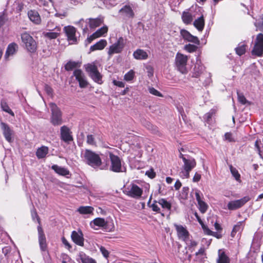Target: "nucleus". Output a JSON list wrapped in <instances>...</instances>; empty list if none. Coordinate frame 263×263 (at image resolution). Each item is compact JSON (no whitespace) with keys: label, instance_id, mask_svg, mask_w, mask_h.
Wrapping results in <instances>:
<instances>
[{"label":"nucleus","instance_id":"obj_62","mask_svg":"<svg viewBox=\"0 0 263 263\" xmlns=\"http://www.w3.org/2000/svg\"><path fill=\"white\" fill-rule=\"evenodd\" d=\"M212 116V112H208L204 116V118L206 119L207 122H209Z\"/></svg>","mask_w":263,"mask_h":263},{"label":"nucleus","instance_id":"obj_27","mask_svg":"<svg viewBox=\"0 0 263 263\" xmlns=\"http://www.w3.org/2000/svg\"><path fill=\"white\" fill-rule=\"evenodd\" d=\"M54 30V32H44V36L50 40L57 39L60 34L61 28L56 26Z\"/></svg>","mask_w":263,"mask_h":263},{"label":"nucleus","instance_id":"obj_21","mask_svg":"<svg viewBox=\"0 0 263 263\" xmlns=\"http://www.w3.org/2000/svg\"><path fill=\"white\" fill-rule=\"evenodd\" d=\"M77 260L79 263H97L94 259L87 255L83 252H79Z\"/></svg>","mask_w":263,"mask_h":263},{"label":"nucleus","instance_id":"obj_53","mask_svg":"<svg viewBox=\"0 0 263 263\" xmlns=\"http://www.w3.org/2000/svg\"><path fill=\"white\" fill-rule=\"evenodd\" d=\"M158 201H155L151 205V208H152L153 211L160 212V209L159 208L158 205L157 204Z\"/></svg>","mask_w":263,"mask_h":263},{"label":"nucleus","instance_id":"obj_60","mask_svg":"<svg viewBox=\"0 0 263 263\" xmlns=\"http://www.w3.org/2000/svg\"><path fill=\"white\" fill-rule=\"evenodd\" d=\"M255 147L256 148V150H257V152L258 154L260 155V156H261L260 148L259 145V141L258 140H257L255 141Z\"/></svg>","mask_w":263,"mask_h":263},{"label":"nucleus","instance_id":"obj_56","mask_svg":"<svg viewBox=\"0 0 263 263\" xmlns=\"http://www.w3.org/2000/svg\"><path fill=\"white\" fill-rule=\"evenodd\" d=\"M100 251L101 253H102L103 255L105 257L107 258L109 255L108 251L105 249V248L101 247L100 248Z\"/></svg>","mask_w":263,"mask_h":263},{"label":"nucleus","instance_id":"obj_63","mask_svg":"<svg viewBox=\"0 0 263 263\" xmlns=\"http://www.w3.org/2000/svg\"><path fill=\"white\" fill-rule=\"evenodd\" d=\"M181 186V183L179 180H177L175 183L174 187L176 190H178Z\"/></svg>","mask_w":263,"mask_h":263},{"label":"nucleus","instance_id":"obj_19","mask_svg":"<svg viewBox=\"0 0 263 263\" xmlns=\"http://www.w3.org/2000/svg\"><path fill=\"white\" fill-rule=\"evenodd\" d=\"M71 237L72 241L77 245L84 246V238L82 232L81 231H73L71 233Z\"/></svg>","mask_w":263,"mask_h":263},{"label":"nucleus","instance_id":"obj_18","mask_svg":"<svg viewBox=\"0 0 263 263\" xmlns=\"http://www.w3.org/2000/svg\"><path fill=\"white\" fill-rule=\"evenodd\" d=\"M61 138L66 143H69L73 140L70 129L66 126H63L61 127Z\"/></svg>","mask_w":263,"mask_h":263},{"label":"nucleus","instance_id":"obj_41","mask_svg":"<svg viewBox=\"0 0 263 263\" xmlns=\"http://www.w3.org/2000/svg\"><path fill=\"white\" fill-rule=\"evenodd\" d=\"M246 46L247 45L245 44H239L235 48L236 53L240 56L245 54L246 50Z\"/></svg>","mask_w":263,"mask_h":263},{"label":"nucleus","instance_id":"obj_24","mask_svg":"<svg viewBox=\"0 0 263 263\" xmlns=\"http://www.w3.org/2000/svg\"><path fill=\"white\" fill-rule=\"evenodd\" d=\"M28 16L30 20L35 24H40L41 22V18L39 13L35 10H29L28 12Z\"/></svg>","mask_w":263,"mask_h":263},{"label":"nucleus","instance_id":"obj_36","mask_svg":"<svg viewBox=\"0 0 263 263\" xmlns=\"http://www.w3.org/2000/svg\"><path fill=\"white\" fill-rule=\"evenodd\" d=\"M81 63L78 62L70 61L65 65V69L67 71L72 70L73 69L80 66Z\"/></svg>","mask_w":263,"mask_h":263},{"label":"nucleus","instance_id":"obj_1","mask_svg":"<svg viewBox=\"0 0 263 263\" xmlns=\"http://www.w3.org/2000/svg\"><path fill=\"white\" fill-rule=\"evenodd\" d=\"M81 157L85 164L94 168H99L102 166V161L100 155L90 149L82 150Z\"/></svg>","mask_w":263,"mask_h":263},{"label":"nucleus","instance_id":"obj_52","mask_svg":"<svg viewBox=\"0 0 263 263\" xmlns=\"http://www.w3.org/2000/svg\"><path fill=\"white\" fill-rule=\"evenodd\" d=\"M224 138L226 140H227L229 142L235 141L233 135L231 133H226L224 135Z\"/></svg>","mask_w":263,"mask_h":263},{"label":"nucleus","instance_id":"obj_51","mask_svg":"<svg viewBox=\"0 0 263 263\" xmlns=\"http://www.w3.org/2000/svg\"><path fill=\"white\" fill-rule=\"evenodd\" d=\"M148 90H149V93L153 95L158 96V97L162 96V94L159 91H158L157 90H156V89H155L153 87L149 88Z\"/></svg>","mask_w":263,"mask_h":263},{"label":"nucleus","instance_id":"obj_17","mask_svg":"<svg viewBox=\"0 0 263 263\" xmlns=\"http://www.w3.org/2000/svg\"><path fill=\"white\" fill-rule=\"evenodd\" d=\"M180 34L184 40L193 43L198 45L200 44V41L198 38L191 34L188 31L182 29L180 31Z\"/></svg>","mask_w":263,"mask_h":263},{"label":"nucleus","instance_id":"obj_43","mask_svg":"<svg viewBox=\"0 0 263 263\" xmlns=\"http://www.w3.org/2000/svg\"><path fill=\"white\" fill-rule=\"evenodd\" d=\"M197 48V46L191 44L185 45L184 47V49L190 53L196 51Z\"/></svg>","mask_w":263,"mask_h":263},{"label":"nucleus","instance_id":"obj_61","mask_svg":"<svg viewBox=\"0 0 263 263\" xmlns=\"http://www.w3.org/2000/svg\"><path fill=\"white\" fill-rule=\"evenodd\" d=\"M147 175L150 178H154L155 177V173L153 171H148L146 172Z\"/></svg>","mask_w":263,"mask_h":263},{"label":"nucleus","instance_id":"obj_40","mask_svg":"<svg viewBox=\"0 0 263 263\" xmlns=\"http://www.w3.org/2000/svg\"><path fill=\"white\" fill-rule=\"evenodd\" d=\"M230 172L232 176L235 178L236 181L239 182H241L240 175L238 173L236 168L234 167L232 165L229 166Z\"/></svg>","mask_w":263,"mask_h":263},{"label":"nucleus","instance_id":"obj_9","mask_svg":"<svg viewBox=\"0 0 263 263\" xmlns=\"http://www.w3.org/2000/svg\"><path fill=\"white\" fill-rule=\"evenodd\" d=\"M125 39L122 37H120L116 43L110 46L108 54L111 55L115 53H121L125 46Z\"/></svg>","mask_w":263,"mask_h":263},{"label":"nucleus","instance_id":"obj_29","mask_svg":"<svg viewBox=\"0 0 263 263\" xmlns=\"http://www.w3.org/2000/svg\"><path fill=\"white\" fill-rule=\"evenodd\" d=\"M133 56L137 60H146L148 58V54L143 50L137 49L134 51Z\"/></svg>","mask_w":263,"mask_h":263},{"label":"nucleus","instance_id":"obj_45","mask_svg":"<svg viewBox=\"0 0 263 263\" xmlns=\"http://www.w3.org/2000/svg\"><path fill=\"white\" fill-rule=\"evenodd\" d=\"M198 204L199 205V209L200 211L202 213H204L208 209V204L203 201H199V202L198 203Z\"/></svg>","mask_w":263,"mask_h":263},{"label":"nucleus","instance_id":"obj_20","mask_svg":"<svg viewBox=\"0 0 263 263\" xmlns=\"http://www.w3.org/2000/svg\"><path fill=\"white\" fill-rule=\"evenodd\" d=\"M90 225L92 228L96 230L98 229L96 227L106 229L107 221L103 218L98 217L92 220L90 223Z\"/></svg>","mask_w":263,"mask_h":263},{"label":"nucleus","instance_id":"obj_33","mask_svg":"<svg viewBox=\"0 0 263 263\" xmlns=\"http://www.w3.org/2000/svg\"><path fill=\"white\" fill-rule=\"evenodd\" d=\"M181 18L183 22L187 25L191 24L193 20L192 14L188 11L183 12Z\"/></svg>","mask_w":263,"mask_h":263},{"label":"nucleus","instance_id":"obj_32","mask_svg":"<svg viewBox=\"0 0 263 263\" xmlns=\"http://www.w3.org/2000/svg\"><path fill=\"white\" fill-rule=\"evenodd\" d=\"M48 153V148L47 146H43L39 148L36 152V157L39 159L45 158Z\"/></svg>","mask_w":263,"mask_h":263},{"label":"nucleus","instance_id":"obj_8","mask_svg":"<svg viewBox=\"0 0 263 263\" xmlns=\"http://www.w3.org/2000/svg\"><path fill=\"white\" fill-rule=\"evenodd\" d=\"M253 55L260 57L263 55V34L259 33L256 36L253 48L251 51Z\"/></svg>","mask_w":263,"mask_h":263},{"label":"nucleus","instance_id":"obj_47","mask_svg":"<svg viewBox=\"0 0 263 263\" xmlns=\"http://www.w3.org/2000/svg\"><path fill=\"white\" fill-rule=\"evenodd\" d=\"M87 143L89 145L95 146L96 145V142L95 141L94 136L92 135H88L87 136Z\"/></svg>","mask_w":263,"mask_h":263},{"label":"nucleus","instance_id":"obj_39","mask_svg":"<svg viewBox=\"0 0 263 263\" xmlns=\"http://www.w3.org/2000/svg\"><path fill=\"white\" fill-rule=\"evenodd\" d=\"M158 203L162 206V208L165 209L168 211L171 210L172 208L171 203L167 201L166 199L164 198H161L158 200Z\"/></svg>","mask_w":263,"mask_h":263},{"label":"nucleus","instance_id":"obj_10","mask_svg":"<svg viewBox=\"0 0 263 263\" xmlns=\"http://www.w3.org/2000/svg\"><path fill=\"white\" fill-rule=\"evenodd\" d=\"M124 193L130 197L139 198L142 194L143 190L137 185L132 183L125 189Z\"/></svg>","mask_w":263,"mask_h":263},{"label":"nucleus","instance_id":"obj_49","mask_svg":"<svg viewBox=\"0 0 263 263\" xmlns=\"http://www.w3.org/2000/svg\"><path fill=\"white\" fill-rule=\"evenodd\" d=\"M237 96H238V101L241 103L242 104H247L248 101L247 100L245 96L238 92H237Z\"/></svg>","mask_w":263,"mask_h":263},{"label":"nucleus","instance_id":"obj_22","mask_svg":"<svg viewBox=\"0 0 263 263\" xmlns=\"http://www.w3.org/2000/svg\"><path fill=\"white\" fill-rule=\"evenodd\" d=\"M204 67L200 62H197L195 64L192 71V77L198 78L202 73Z\"/></svg>","mask_w":263,"mask_h":263},{"label":"nucleus","instance_id":"obj_4","mask_svg":"<svg viewBox=\"0 0 263 263\" xmlns=\"http://www.w3.org/2000/svg\"><path fill=\"white\" fill-rule=\"evenodd\" d=\"M108 155L110 161L109 170L116 173L124 172L125 168L122 165L121 159L118 156L113 154L111 152H109Z\"/></svg>","mask_w":263,"mask_h":263},{"label":"nucleus","instance_id":"obj_3","mask_svg":"<svg viewBox=\"0 0 263 263\" xmlns=\"http://www.w3.org/2000/svg\"><path fill=\"white\" fill-rule=\"evenodd\" d=\"M86 71L89 77L96 83L101 84L103 83L102 76L98 70V67L94 62L84 65Z\"/></svg>","mask_w":263,"mask_h":263},{"label":"nucleus","instance_id":"obj_11","mask_svg":"<svg viewBox=\"0 0 263 263\" xmlns=\"http://www.w3.org/2000/svg\"><path fill=\"white\" fill-rule=\"evenodd\" d=\"M250 200L248 196H245L240 199L230 201L227 205L228 209L233 211L240 208Z\"/></svg>","mask_w":263,"mask_h":263},{"label":"nucleus","instance_id":"obj_16","mask_svg":"<svg viewBox=\"0 0 263 263\" xmlns=\"http://www.w3.org/2000/svg\"><path fill=\"white\" fill-rule=\"evenodd\" d=\"M177 232V235L179 239H182L184 241H187L189 237V233L186 229L181 225L176 223L174 224Z\"/></svg>","mask_w":263,"mask_h":263},{"label":"nucleus","instance_id":"obj_64","mask_svg":"<svg viewBox=\"0 0 263 263\" xmlns=\"http://www.w3.org/2000/svg\"><path fill=\"white\" fill-rule=\"evenodd\" d=\"M97 37H96V36H93V34L92 35H91L90 36H89L88 37H87V40H86V41L87 42V43L88 44L90 43L93 40H95V39H96Z\"/></svg>","mask_w":263,"mask_h":263},{"label":"nucleus","instance_id":"obj_37","mask_svg":"<svg viewBox=\"0 0 263 263\" xmlns=\"http://www.w3.org/2000/svg\"><path fill=\"white\" fill-rule=\"evenodd\" d=\"M102 23L103 20L100 18L89 19V26L92 28L100 26Z\"/></svg>","mask_w":263,"mask_h":263},{"label":"nucleus","instance_id":"obj_34","mask_svg":"<svg viewBox=\"0 0 263 263\" xmlns=\"http://www.w3.org/2000/svg\"><path fill=\"white\" fill-rule=\"evenodd\" d=\"M120 12L124 13L126 16L129 17H133L134 16L133 10L129 5H125L120 10Z\"/></svg>","mask_w":263,"mask_h":263},{"label":"nucleus","instance_id":"obj_14","mask_svg":"<svg viewBox=\"0 0 263 263\" xmlns=\"http://www.w3.org/2000/svg\"><path fill=\"white\" fill-rule=\"evenodd\" d=\"M64 30L66 34L69 44H73L77 43V39L76 36V28L73 26H68L64 27Z\"/></svg>","mask_w":263,"mask_h":263},{"label":"nucleus","instance_id":"obj_58","mask_svg":"<svg viewBox=\"0 0 263 263\" xmlns=\"http://www.w3.org/2000/svg\"><path fill=\"white\" fill-rule=\"evenodd\" d=\"M201 179V175L200 174H198V173H196L193 178V181L195 182H198Z\"/></svg>","mask_w":263,"mask_h":263},{"label":"nucleus","instance_id":"obj_7","mask_svg":"<svg viewBox=\"0 0 263 263\" xmlns=\"http://www.w3.org/2000/svg\"><path fill=\"white\" fill-rule=\"evenodd\" d=\"M187 56L178 52L175 58V64L177 69L182 73H187L186 63Z\"/></svg>","mask_w":263,"mask_h":263},{"label":"nucleus","instance_id":"obj_50","mask_svg":"<svg viewBox=\"0 0 263 263\" xmlns=\"http://www.w3.org/2000/svg\"><path fill=\"white\" fill-rule=\"evenodd\" d=\"M202 228L205 234L215 236V234H216V233L210 230L206 226H205L203 224H202Z\"/></svg>","mask_w":263,"mask_h":263},{"label":"nucleus","instance_id":"obj_44","mask_svg":"<svg viewBox=\"0 0 263 263\" xmlns=\"http://www.w3.org/2000/svg\"><path fill=\"white\" fill-rule=\"evenodd\" d=\"M62 263H75L74 261L66 254L61 255Z\"/></svg>","mask_w":263,"mask_h":263},{"label":"nucleus","instance_id":"obj_30","mask_svg":"<svg viewBox=\"0 0 263 263\" xmlns=\"http://www.w3.org/2000/svg\"><path fill=\"white\" fill-rule=\"evenodd\" d=\"M244 226V221L238 222L233 227L231 232V236L234 237L237 232L241 233L243 229Z\"/></svg>","mask_w":263,"mask_h":263},{"label":"nucleus","instance_id":"obj_23","mask_svg":"<svg viewBox=\"0 0 263 263\" xmlns=\"http://www.w3.org/2000/svg\"><path fill=\"white\" fill-rule=\"evenodd\" d=\"M52 170L59 175L66 176L68 177V176L70 175L69 171L64 167L60 166L58 165L54 164L51 166Z\"/></svg>","mask_w":263,"mask_h":263},{"label":"nucleus","instance_id":"obj_26","mask_svg":"<svg viewBox=\"0 0 263 263\" xmlns=\"http://www.w3.org/2000/svg\"><path fill=\"white\" fill-rule=\"evenodd\" d=\"M217 263H230L229 257L226 254L225 252L221 249L218 250Z\"/></svg>","mask_w":263,"mask_h":263},{"label":"nucleus","instance_id":"obj_6","mask_svg":"<svg viewBox=\"0 0 263 263\" xmlns=\"http://www.w3.org/2000/svg\"><path fill=\"white\" fill-rule=\"evenodd\" d=\"M182 160L184 162L183 170L180 172V176L183 178H188L190 177V171L195 167L196 162L194 159H186L182 157Z\"/></svg>","mask_w":263,"mask_h":263},{"label":"nucleus","instance_id":"obj_28","mask_svg":"<svg viewBox=\"0 0 263 263\" xmlns=\"http://www.w3.org/2000/svg\"><path fill=\"white\" fill-rule=\"evenodd\" d=\"M195 27L199 31H202L204 27V20L203 15L196 19L193 23Z\"/></svg>","mask_w":263,"mask_h":263},{"label":"nucleus","instance_id":"obj_54","mask_svg":"<svg viewBox=\"0 0 263 263\" xmlns=\"http://www.w3.org/2000/svg\"><path fill=\"white\" fill-rule=\"evenodd\" d=\"M186 243L188 245L189 247H195L197 245V242L194 240H189V238H187V241H185Z\"/></svg>","mask_w":263,"mask_h":263},{"label":"nucleus","instance_id":"obj_12","mask_svg":"<svg viewBox=\"0 0 263 263\" xmlns=\"http://www.w3.org/2000/svg\"><path fill=\"white\" fill-rule=\"evenodd\" d=\"M73 75L79 82V86L81 88H86L88 86V82L87 78L81 69H76L73 72Z\"/></svg>","mask_w":263,"mask_h":263},{"label":"nucleus","instance_id":"obj_59","mask_svg":"<svg viewBox=\"0 0 263 263\" xmlns=\"http://www.w3.org/2000/svg\"><path fill=\"white\" fill-rule=\"evenodd\" d=\"M62 241L63 243L66 247H67L68 249H70L71 248V246H70V245L69 244L68 241L67 240V239L65 237H63L62 238Z\"/></svg>","mask_w":263,"mask_h":263},{"label":"nucleus","instance_id":"obj_5","mask_svg":"<svg viewBox=\"0 0 263 263\" xmlns=\"http://www.w3.org/2000/svg\"><path fill=\"white\" fill-rule=\"evenodd\" d=\"M49 106L51 111L50 122L54 126H58L62 123V113L57 105L51 103Z\"/></svg>","mask_w":263,"mask_h":263},{"label":"nucleus","instance_id":"obj_35","mask_svg":"<svg viewBox=\"0 0 263 263\" xmlns=\"http://www.w3.org/2000/svg\"><path fill=\"white\" fill-rule=\"evenodd\" d=\"M94 209L93 207L90 206H81L78 209L81 214H89L92 213Z\"/></svg>","mask_w":263,"mask_h":263},{"label":"nucleus","instance_id":"obj_48","mask_svg":"<svg viewBox=\"0 0 263 263\" xmlns=\"http://www.w3.org/2000/svg\"><path fill=\"white\" fill-rule=\"evenodd\" d=\"M31 216H32V218L33 220H35V219H36V220L37 221V223L39 224V226H41V220H40V218L39 217V216H38L37 214V212L35 210V209H33L32 211H31Z\"/></svg>","mask_w":263,"mask_h":263},{"label":"nucleus","instance_id":"obj_46","mask_svg":"<svg viewBox=\"0 0 263 263\" xmlns=\"http://www.w3.org/2000/svg\"><path fill=\"white\" fill-rule=\"evenodd\" d=\"M135 76V72L133 70H129L124 76V79L126 81H132Z\"/></svg>","mask_w":263,"mask_h":263},{"label":"nucleus","instance_id":"obj_15","mask_svg":"<svg viewBox=\"0 0 263 263\" xmlns=\"http://www.w3.org/2000/svg\"><path fill=\"white\" fill-rule=\"evenodd\" d=\"M37 232L40 249L42 251H45L47 249L46 238L41 226L37 227Z\"/></svg>","mask_w":263,"mask_h":263},{"label":"nucleus","instance_id":"obj_38","mask_svg":"<svg viewBox=\"0 0 263 263\" xmlns=\"http://www.w3.org/2000/svg\"><path fill=\"white\" fill-rule=\"evenodd\" d=\"M1 107L2 109L8 114H9L12 116H14V112L12 111V110L9 107L8 104L5 100H1Z\"/></svg>","mask_w":263,"mask_h":263},{"label":"nucleus","instance_id":"obj_2","mask_svg":"<svg viewBox=\"0 0 263 263\" xmlns=\"http://www.w3.org/2000/svg\"><path fill=\"white\" fill-rule=\"evenodd\" d=\"M21 40L25 49L29 52L34 53L37 49V43L31 35L25 32L21 34Z\"/></svg>","mask_w":263,"mask_h":263},{"label":"nucleus","instance_id":"obj_13","mask_svg":"<svg viewBox=\"0 0 263 263\" xmlns=\"http://www.w3.org/2000/svg\"><path fill=\"white\" fill-rule=\"evenodd\" d=\"M0 125L3 134L6 141L9 143L12 142L13 140L14 132L13 130L11 129L8 124L4 122H1Z\"/></svg>","mask_w":263,"mask_h":263},{"label":"nucleus","instance_id":"obj_42","mask_svg":"<svg viewBox=\"0 0 263 263\" xmlns=\"http://www.w3.org/2000/svg\"><path fill=\"white\" fill-rule=\"evenodd\" d=\"M108 28L106 26H104L93 33V36H96L97 38L103 36L105 33H107Z\"/></svg>","mask_w":263,"mask_h":263},{"label":"nucleus","instance_id":"obj_55","mask_svg":"<svg viewBox=\"0 0 263 263\" xmlns=\"http://www.w3.org/2000/svg\"><path fill=\"white\" fill-rule=\"evenodd\" d=\"M113 84L119 87H124L125 86V84L124 82L122 81H117L116 80H114L112 81Z\"/></svg>","mask_w":263,"mask_h":263},{"label":"nucleus","instance_id":"obj_57","mask_svg":"<svg viewBox=\"0 0 263 263\" xmlns=\"http://www.w3.org/2000/svg\"><path fill=\"white\" fill-rule=\"evenodd\" d=\"M195 197H196V199L198 203H199V201H202V200H201V196H200V191L196 190L195 191Z\"/></svg>","mask_w":263,"mask_h":263},{"label":"nucleus","instance_id":"obj_25","mask_svg":"<svg viewBox=\"0 0 263 263\" xmlns=\"http://www.w3.org/2000/svg\"><path fill=\"white\" fill-rule=\"evenodd\" d=\"M18 49V45L15 43L10 44L7 49L5 58L8 60V58L10 55H12L16 53Z\"/></svg>","mask_w":263,"mask_h":263},{"label":"nucleus","instance_id":"obj_31","mask_svg":"<svg viewBox=\"0 0 263 263\" xmlns=\"http://www.w3.org/2000/svg\"><path fill=\"white\" fill-rule=\"evenodd\" d=\"M106 45L107 41L105 40L102 39L91 46L90 48V50L91 51H93L96 50H102L104 49Z\"/></svg>","mask_w":263,"mask_h":263}]
</instances>
